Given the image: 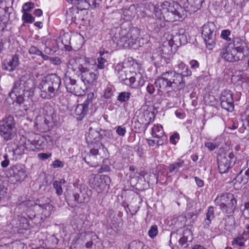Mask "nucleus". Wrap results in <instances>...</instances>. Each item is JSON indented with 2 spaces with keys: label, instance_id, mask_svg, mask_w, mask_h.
Here are the masks:
<instances>
[{
  "label": "nucleus",
  "instance_id": "1",
  "mask_svg": "<svg viewBox=\"0 0 249 249\" xmlns=\"http://www.w3.org/2000/svg\"><path fill=\"white\" fill-rule=\"evenodd\" d=\"M175 67L176 71H169L162 72L154 83L159 92L170 99L178 97L179 91L185 86L183 77L192 75V71L182 61H178Z\"/></svg>",
  "mask_w": 249,
  "mask_h": 249
},
{
  "label": "nucleus",
  "instance_id": "2",
  "mask_svg": "<svg viewBox=\"0 0 249 249\" xmlns=\"http://www.w3.org/2000/svg\"><path fill=\"white\" fill-rule=\"evenodd\" d=\"M96 64L94 59L78 55L70 58L68 62V67L74 71L79 72L81 80L85 85H93L98 76L90 71L96 67Z\"/></svg>",
  "mask_w": 249,
  "mask_h": 249
},
{
  "label": "nucleus",
  "instance_id": "3",
  "mask_svg": "<svg viewBox=\"0 0 249 249\" xmlns=\"http://www.w3.org/2000/svg\"><path fill=\"white\" fill-rule=\"evenodd\" d=\"M61 81L56 74L52 73L44 77L38 85L40 96L43 99H51L59 94Z\"/></svg>",
  "mask_w": 249,
  "mask_h": 249
},
{
  "label": "nucleus",
  "instance_id": "4",
  "mask_svg": "<svg viewBox=\"0 0 249 249\" xmlns=\"http://www.w3.org/2000/svg\"><path fill=\"white\" fill-rule=\"evenodd\" d=\"M112 40L117 45L124 48L132 47L134 44H138L141 46L142 41L144 39L140 38V31L136 28L130 29L127 32L126 30H121L118 33H115L112 37ZM143 44V42H142Z\"/></svg>",
  "mask_w": 249,
  "mask_h": 249
},
{
  "label": "nucleus",
  "instance_id": "5",
  "mask_svg": "<svg viewBox=\"0 0 249 249\" xmlns=\"http://www.w3.org/2000/svg\"><path fill=\"white\" fill-rule=\"evenodd\" d=\"M34 87L33 79L25 76L14 82L9 96L13 100L20 98L25 91H29Z\"/></svg>",
  "mask_w": 249,
  "mask_h": 249
},
{
  "label": "nucleus",
  "instance_id": "6",
  "mask_svg": "<svg viewBox=\"0 0 249 249\" xmlns=\"http://www.w3.org/2000/svg\"><path fill=\"white\" fill-rule=\"evenodd\" d=\"M16 135V123L13 116L8 115L0 120V136L4 141L11 140Z\"/></svg>",
  "mask_w": 249,
  "mask_h": 249
},
{
  "label": "nucleus",
  "instance_id": "7",
  "mask_svg": "<svg viewBox=\"0 0 249 249\" xmlns=\"http://www.w3.org/2000/svg\"><path fill=\"white\" fill-rule=\"evenodd\" d=\"M215 204L220 209L227 214L233 213L237 207V200L231 193L218 196L214 200Z\"/></svg>",
  "mask_w": 249,
  "mask_h": 249
},
{
  "label": "nucleus",
  "instance_id": "8",
  "mask_svg": "<svg viewBox=\"0 0 249 249\" xmlns=\"http://www.w3.org/2000/svg\"><path fill=\"white\" fill-rule=\"evenodd\" d=\"M106 150L102 142H98L93 146L89 153L83 160L90 166L96 167L104 158Z\"/></svg>",
  "mask_w": 249,
  "mask_h": 249
},
{
  "label": "nucleus",
  "instance_id": "9",
  "mask_svg": "<svg viewBox=\"0 0 249 249\" xmlns=\"http://www.w3.org/2000/svg\"><path fill=\"white\" fill-rule=\"evenodd\" d=\"M216 32V26L213 22H208L202 27V36L207 47L210 49L215 44Z\"/></svg>",
  "mask_w": 249,
  "mask_h": 249
},
{
  "label": "nucleus",
  "instance_id": "10",
  "mask_svg": "<svg viewBox=\"0 0 249 249\" xmlns=\"http://www.w3.org/2000/svg\"><path fill=\"white\" fill-rule=\"evenodd\" d=\"M232 43L231 42L226 43L224 44L222 48L219 50V56L224 60L230 62H237L242 58L237 54L235 50L231 47Z\"/></svg>",
  "mask_w": 249,
  "mask_h": 249
},
{
  "label": "nucleus",
  "instance_id": "11",
  "mask_svg": "<svg viewBox=\"0 0 249 249\" xmlns=\"http://www.w3.org/2000/svg\"><path fill=\"white\" fill-rule=\"evenodd\" d=\"M7 176L11 178L14 183L23 180L27 176L25 167L22 164H16L8 169Z\"/></svg>",
  "mask_w": 249,
  "mask_h": 249
},
{
  "label": "nucleus",
  "instance_id": "12",
  "mask_svg": "<svg viewBox=\"0 0 249 249\" xmlns=\"http://www.w3.org/2000/svg\"><path fill=\"white\" fill-rule=\"evenodd\" d=\"M28 140L31 147V151H34L35 149L41 150L45 148L46 140L45 138L37 134L31 133L28 137Z\"/></svg>",
  "mask_w": 249,
  "mask_h": 249
},
{
  "label": "nucleus",
  "instance_id": "13",
  "mask_svg": "<svg viewBox=\"0 0 249 249\" xmlns=\"http://www.w3.org/2000/svg\"><path fill=\"white\" fill-rule=\"evenodd\" d=\"M79 191V193L73 195L72 197L74 202L71 205V207L76 206L79 203H88L90 200V197L92 195L91 190L84 186L80 187Z\"/></svg>",
  "mask_w": 249,
  "mask_h": 249
},
{
  "label": "nucleus",
  "instance_id": "14",
  "mask_svg": "<svg viewBox=\"0 0 249 249\" xmlns=\"http://www.w3.org/2000/svg\"><path fill=\"white\" fill-rule=\"evenodd\" d=\"M221 106L225 110L232 111L234 109V102L232 92L228 89H225L221 93Z\"/></svg>",
  "mask_w": 249,
  "mask_h": 249
},
{
  "label": "nucleus",
  "instance_id": "15",
  "mask_svg": "<svg viewBox=\"0 0 249 249\" xmlns=\"http://www.w3.org/2000/svg\"><path fill=\"white\" fill-rule=\"evenodd\" d=\"M110 180V178L107 176L97 175L94 177L91 182V186L99 193L106 189Z\"/></svg>",
  "mask_w": 249,
  "mask_h": 249
},
{
  "label": "nucleus",
  "instance_id": "16",
  "mask_svg": "<svg viewBox=\"0 0 249 249\" xmlns=\"http://www.w3.org/2000/svg\"><path fill=\"white\" fill-rule=\"evenodd\" d=\"M218 169L219 173L224 174L227 173L230 169L233 166L227 160L226 154H220L217 156Z\"/></svg>",
  "mask_w": 249,
  "mask_h": 249
},
{
  "label": "nucleus",
  "instance_id": "17",
  "mask_svg": "<svg viewBox=\"0 0 249 249\" xmlns=\"http://www.w3.org/2000/svg\"><path fill=\"white\" fill-rule=\"evenodd\" d=\"M232 43L231 47L235 50L240 57L243 59L245 57L244 53L245 49L247 47L246 43L244 40L239 37H234L232 38L231 42Z\"/></svg>",
  "mask_w": 249,
  "mask_h": 249
},
{
  "label": "nucleus",
  "instance_id": "18",
  "mask_svg": "<svg viewBox=\"0 0 249 249\" xmlns=\"http://www.w3.org/2000/svg\"><path fill=\"white\" fill-rule=\"evenodd\" d=\"M67 1L74 5H78V8L80 10L89 8L90 6L97 7L99 6V2L96 0H67Z\"/></svg>",
  "mask_w": 249,
  "mask_h": 249
},
{
  "label": "nucleus",
  "instance_id": "19",
  "mask_svg": "<svg viewBox=\"0 0 249 249\" xmlns=\"http://www.w3.org/2000/svg\"><path fill=\"white\" fill-rule=\"evenodd\" d=\"M67 1L74 5H78V8L80 10L89 8L90 6L97 7L99 6V2L96 0H67Z\"/></svg>",
  "mask_w": 249,
  "mask_h": 249
},
{
  "label": "nucleus",
  "instance_id": "20",
  "mask_svg": "<svg viewBox=\"0 0 249 249\" xmlns=\"http://www.w3.org/2000/svg\"><path fill=\"white\" fill-rule=\"evenodd\" d=\"M31 148L28 139L22 137L20 138L16 148L13 149L11 151H9V153L21 155L24 153L25 150L31 151Z\"/></svg>",
  "mask_w": 249,
  "mask_h": 249
},
{
  "label": "nucleus",
  "instance_id": "21",
  "mask_svg": "<svg viewBox=\"0 0 249 249\" xmlns=\"http://www.w3.org/2000/svg\"><path fill=\"white\" fill-rule=\"evenodd\" d=\"M19 64L18 56L13 55L11 58L6 60L2 64V68L9 72L14 71Z\"/></svg>",
  "mask_w": 249,
  "mask_h": 249
},
{
  "label": "nucleus",
  "instance_id": "22",
  "mask_svg": "<svg viewBox=\"0 0 249 249\" xmlns=\"http://www.w3.org/2000/svg\"><path fill=\"white\" fill-rule=\"evenodd\" d=\"M86 139L87 142L93 146L98 142H100L101 138L99 132L91 127L89 128L88 134L86 135Z\"/></svg>",
  "mask_w": 249,
  "mask_h": 249
},
{
  "label": "nucleus",
  "instance_id": "23",
  "mask_svg": "<svg viewBox=\"0 0 249 249\" xmlns=\"http://www.w3.org/2000/svg\"><path fill=\"white\" fill-rule=\"evenodd\" d=\"M64 83L67 90L74 94H77L78 93L76 90L77 85L76 81L75 79H72L71 77L65 76L64 79Z\"/></svg>",
  "mask_w": 249,
  "mask_h": 249
},
{
  "label": "nucleus",
  "instance_id": "24",
  "mask_svg": "<svg viewBox=\"0 0 249 249\" xmlns=\"http://www.w3.org/2000/svg\"><path fill=\"white\" fill-rule=\"evenodd\" d=\"M192 239L191 231L188 229H186L183 231L182 236L179 239V244L182 249H186L188 246L187 242L189 239L191 241Z\"/></svg>",
  "mask_w": 249,
  "mask_h": 249
},
{
  "label": "nucleus",
  "instance_id": "25",
  "mask_svg": "<svg viewBox=\"0 0 249 249\" xmlns=\"http://www.w3.org/2000/svg\"><path fill=\"white\" fill-rule=\"evenodd\" d=\"M249 180V170H242L236 176L233 181H235V183L238 182L239 184L243 185L248 183Z\"/></svg>",
  "mask_w": 249,
  "mask_h": 249
},
{
  "label": "nucleus",
  "instance_id": "26",
  "mask_svg": "<svg viewBox=\"0 0 249 249\" xmlns=\"http://www.w3.org/2000/svg\"><path fill=\"white\" fill-rule=\"evenodd\" d=\"M214 218V208L213 206H210L207 209L206 213V218L203 222L204 228L208 229L210 227L212 220Z\"/></svg>",
  "mask_w": 249,
  "mask_h": 249
},
{
  "label": "nucleus",
  "instance_id": "27",
  "mask_svg": "<svg viewBox=\"0 0 249 249\" xmlns=\"http://www.w3.org/2000/svg\"><path fill=\"white\" fill-rule=\"evenodd\" d=\"M115 71L119 79L121 81L124 82V81L127 78V73L126 71H124V66L121 64H118L115 67Z\"/></svg>",
  "mask_w": 249,
  "mask_h": 249
},
{
  "label": "nucleus",
  "instance_id": "28",
  "mask_svg": "<svg viewBox=\"0 0 249 249\" xmlns=\"http://www.w3.org/2000/svg\"><path fill=\"white\" fill-rule=\"evenodd\" d=\"M88 110L81 104L77 105L75 109V113L78 120H81L86 115Z\"/></svg>",
  "mask_w": 249,
  "mask_h": 249
},
{
  "label": "nucleus",
  "instance_id": "29",
  "mask_svg": "<svg viewBox=\"0 0 249 249\" xmlns=\"http://www.w3.org/2000/svg\"><path fill=\"white\" fill-rule=\"evenodd\" d=\"M133 75L129 76V78H127L124 81V83L131 88H135L137 87L136 81L137 79L141 78V74L140 73H133Z\"/></svg>",
  "mask_w": 249,
  "mask_h": 249
},
{
  "label": "nucleus",
  "instance_id": "30",
  "mask_svg": "<svg viewBox=\"0 0 249 249\" xmlns=\"http://www.w3.org/2000/svg\"><path fill=\"white\" fill-rule=\"evenodd\" d=\"M39 203L38 206L42 208V213L44 215L46 216H50L52 213V212L53 210V207L50 204L49 202L46 203H40V200H38Z\"/></svg>",
  "mask_w": 249,
  "mask_h": 249
},
{
  "label": "nucleus",
  "instance_id": "31",
  "mask_svg": "<svg viewBox=\"0 0 249 249\" xmlns=\"http://www.w3.org/2000/svg\"><path fill=\"white\" fill-rule=\"evenodd\" d=\"M76 8H70L66 12V18L68 20H71V22H75L76 20V15L75 14H78V5H76Z\"/></svg>",
  "mask_w": 249,
  "mask_h": 249
},
{
  "label": "nucleus",
  "instance_id": "32",
  "mask_svg": "<svg viewBox=\"0 0 249 249\" xmlns=\"http://www.w3.org/2000/svg\"><path fill=\"white\" fill-rule=\"evenodd\" d=\"M151 135L153 137H160L164 135L163 127L161 125H154L151 130Z\"/></svg>",
  "mask_w": 249,
  "mask_h": 249
},
{
  "label": "nucleus",
  "instance_id": "33",
  "mask_svg": "<svg viewBox=\"0 0 249 249\" xmlns=\"http://www.w3.org/2000/svg\"><path fill=\"white\" fill-rule=\"evenodd\" d=\"M65 183L64 179H61L59 181L56 180L53 182V186L56 190V194L58 196H60L63 193L62 184Z\"/></svg>",
  "mask_w": 249,
  "mask_h": 249
},
{
  "label": "nucleus",
  "instance_id": "34",
  "mask_svg": "<svg viewBox=\"0 0 249 249\" xmlns=\"http://www.w3.org/2000/svg\"><path fill=\"white\" fill-rule=\"evenodd\" d=\"M184 163V161L183 160H178V162H174L172 164H170L168 167V169H169L170 173L173 172L175 170L179 169L181 167Z\"/></svg>",
  "mask_w": 249,
  "mask_h": 249
},
{
  "label": "nucleus",
  "instance_id": "35",
  "mask_svg": "<svg viewBox=\"0 0 249 249\" xmlns=\"http://www.w3.org/2000/svg\"><path fill=\"white\" fill-rule=\"evenodd\" d=\"M131 93L128 92H122L119 93L117 100L120 102H125L127 101L130 97Z\"/></svg>",
  "mask_w": 249,
  "mask_h": 249
},
{
  "label": "nucleus",
  "instance_id": "36",
  "mask_svg": "<svg viewBox=\"0 0 249 249\" xmlns=\"http://www.w3.org/2000/svg\"><path fill=\"white\" fill-rule=\"evenodd\" d=\"M175 39H177L178 42V45L185 44L187 42V36L184 34H179L175 36Z\"/></svg>",
  "mask_w": 249,
  "mask_h": 249
},
{
  "label": "nucleus",
  "instance_id": "37",
  "mask_svg": "<svg viewBox=\"0 0 249 249\" xmlns=\"http://www.w3.org/2000/svg\"><path fill=\"white\" fill-rule=\"evenodd\" d=\"M231 34V32L229 29L223 30L221 31L220 37L227 41L229 42H231L232 40L230 37Z\"/></svg>",
  "mask_w": 249,
  "mask_h": 249
},
{
  "label": "nucleus",
  "instance_id": "38",
  "mask_svg": "<svg viewBox=\"0 0 249 249\" xmlns=\"http://www.w3.org/2000/svg\"><path fill=\"white\" fill-rule=\"evenodd\" d=\"M62 43L65 46L71 44V35L67 33L64 34L61 37Z\"/></svg>",
  "mask_w": 249,
  "mask_h": 249
},
{
  "label": "nucleus",
  "instance_id": "39",
  "mask_svg": "<svg viewBox=\"0 0 249 249\" xmlns=\"http://www.w3.org/2000/svg\"><path fill=\"white\" fill-rule=\"evenodd\" d=\"M35 7V4L33 2H26L23 4L22 7V13H28V12L30 11Z\"/></svg>",
  "mask_w": 249,
  "mask_h": 249
},
{
  "label": "nucleus",
  "instance_id": "40",
  "mask_svg": "<svg viewBox=\"0 0 249 249\" xmlns=\"http://www.w3.org/2000/svg\"><path fill=\"white\" fill-rule=\"evenodd\" d=\"M143 244L139 241H133L129 245L130 249H143Z\"/></svg>",
  "mask_w": 249,
  "mask_h": 249
},
{
  "label": "nucleus",
  "instance_id": "41",
  "mask_svg": "<svg viewBox=\"0 0 249 249\" xmlns=\"http://www.w3.org/2000/svg\"><path fill=\"white\" fill-rule=\"evenodd\" d=\"M22 20L25 23H32L35 21V18L29 13H23Z\"/></svg>",
  "mask_w": 249,
  "mask_h": 249
},
{
  "label": "nucleus",
  "instance_id": "42",
  "mask_svg": "<svg viewBox=\"0 0 249 249\" xmlns=\"http://www.w3.org/2000/svg\"><path fill=\"white\" fill-rule=\"evenodd\" d=\"M94 94L93 93H89L88 94L87 99L85 101L84 103L82 104L86 109H89V106L90 104L92 102V100L94 98Z\"/></svg>",
  "mask_w": 249,
  "mask_h": 249
},
{
  "label": "nucleus",
  "instance_id": "43",
  "mask_svg": "<svg viewBox=\"0 0 249 249\" xmlns=\"http://www.w3.org/2000/svg\"><path fill=\"white\" fill-rule=\"evenodd\" d=\"M158 233V227L157 225H153L151 227L148 231V235L151 238H154Z\"/></svg>",
  "mask_w": 249,
  "mask_h": 249
},
{
  "label": "nucleus",
  "instance_id": "44",
  "mask_svg": "<svg viewBox=\"0 0 249 249\" xmlns=\"http://www.w3.org/2000/svg\"><path fill=\"white\" fill-rule=\"evenodd\" d=\"M116 132L118 135L121 137H124L126 132V129L125 127H123L122 126H117L115 127Z\"/></svg>",
  "mask_w": 249,
  "mask_h": 249
},
{
  "label": "nucleus",
  "instance_id": "45",
  "mask_svg": "<svg viewBox=\"0 0 249 249\" xmlns=\"http://www.w3.org/2000/svg\"><path fill=\"white\" fill-rule=\"evenodd\" d=\"M29 53L32 54L38 55L42 54V51L39 50L36 47L32 46L29 49Z\"/></svg>",
  "mask_w": 249,
  "mask_h": 249
},
{
  "label": "nucleus",
  "instance_id": "46",
  "mask_svg": "<svg viewBox=\"0 0 249 249\" xmlns=\"http://www.w3.org/2000/svg\"><path fill=\"white\" fill-rule=\"evenodd\" d=\"M145 113L147 114V112H146L145 113H143V114L142 115H141V117L139 118V120H138L139 124H142L143 125L142 128H143L144 131L146 130V129L148 127V126L150 124V122H146L145 123H144V122H143V120L142 119V116H143V117L145 116Z\"/></svg>",
  "mask_w": 249,
  "mask_h": 249
},
{
  "label": "nucleus",
  "instance_id": "47",
  "mask_svg": "<svg viewBox=\"0 0 249 249\" xmlns=\"http://www.w3.org/2000/svg\"><path fill=\"white\" fill-rule=\"evenodd\" d=\"M244 235H243L241 237H238L236 238H235L232 242V244H238L239 246L242 247L244 245V243L241 242L242 240H246L244 239Z\"/></svg>",
  "mask_w": 249,
  "mask_h": 249
},
{
  "label": "nucleus",
  "instance_id": "48",
  "mask_svg": "<svg viewBox=\"0 0 249 249\" xmlns=\"http://www.w3.org/2000/svg\"><path fill=\"white\" fill-rule=\"evenodd\" d=\"M97 60L98 64L97 67L100 69H103L105 67V64L107 62L106 59L103 57H100L97 59Z\"/></svg>",
  "mask_w": 249,
  "mask_h": 249
},
{
  "label": "nucleus",
  "instance_id": "49",
  "mask_svg": "<svg viewBox=\"0 0 249 249\" xmlns=\"http://www.w3.org/2000/svg\"><path fill=\"white\" fill-rule=\"evenodd\" d=\"M36 125L37 126L39 125V126H38L37 128H38V129H39L40 130V131H41L42 132H47V131L49 130L50 129L49 125L43 123H42L41 124H37Z\"/></svg>",
  "mask_w": 249,
  "mask_h": 249
},
{
  "label": "nucleus",
  "instance_id": "50",
  "mask_svg": "<svg viewBox=\"0 0 249 249\" xmlns=\"http://www.w3.org/2000/svg\"><path fill=\"white\" fill-rule=\"evenodd\" d=\"M4 160L1 162V166L3 168L7 167L9 165V156L7 154L3 156Z\"/></svg>",
  "mask_w": 249,
  "mask_h": 249
},
{
  "label": "nucleus",
  "instance_id": "51",
  "mask_svg": "<svg viewBox=\"0 0 249 249\" xmlns=\"http://www.w3.org/2000/svg\"><path fill=\"white\" fill-rule=\"evenodd\" d=\"M42 42H43V43L44 44L45 46L48 47V45H49V48H55L54 47V44L55 43V41L54 40H52V39L43 40L42 41Z\"/></svg>",
  "mask_w": 249,
  "mask_h": 249
},
{
  "label": "nucleus",
  "instance_id": "52",
  "mask_svg": "<svg viewBox=\"0 0 249 249\" xmlns=\"http://www.w3.org/2000/svg\"><path fill=\"white\" fill-rule=\"evenodd\" d=\"M113 93L112 89L110 87H107L105 91L104 97L106 99H109L113 95Z\"/></svg>",
  "mask_w": 249,
  "mask_h": 249
},
{
  "label": "nucleus",
  "instance_id": "53",
  "mask_svg": "<svg viewBox=\"0 0 249 249\" xmlns=\"http://www.w3.org/2000/svg\"><path fill=\"white\" fill-rule=\"evenodd\" d=\"M156 138L159 139V140L156 141L157 145L158 146L164 144L167 140V136L164 135H162V137Z\"/></svg>",
  "mask_w": 249,
  "mask_h": 249
},
{
  "label": "nucleus",
  "instance_id": "54",
  "mask_svg": "<svg viewBox=\"0 0 249 249\" xmlns=\"http://www.w3.org/2000/svg\"><path fill=\"white\" fill-rule=\"evenodd\" d=\"M179 139V134L177 132L174 133L170 137V142L174 144H176L177 142L176 140H178Z\"/></svg>",
  "mask_w": 249,
  "mask_h": 249
},
{
  "label": "nucleus",
  "instance_id": "55",
  "mask_svg": "<svg viewBox=\"0 0 249 249\" xmlns=\"http://www.w3.org/2000/svg\"><path fill=\"white\" fill-rule=\"evenodd\" d=\"M52 156V154L51 153H39L37 155L38 158L41 160H45L49 158Z\"/></svg>",
  "mask_w": 249,
  "mask_h": 249
},
{
  "label": "nucleus",
  "instance_id": "56",
  "mask_svg": "<svg viewBox=\"0 0 249 249\" xmlns=\"http://www.w3.org/2000/svg\"><path fill=\"white\" fill-rule=\"evenodd\" d=\"M7 190L2 183H0V201L4 197Z\"/></svg>",
  "mask_w": 249,
  "mask_h": 249
},
{
  "label": "nucleus",
  "instance_id": "57",
  "mask_svg": "<svg viewBox=\"0 0 249 249\" xmlns=\"http://www.w3.org/2000/svg\"><path fill=\"white\" fill-rule=\"evenodd\" d=\"M226 155L227 160L233 165L235 162V158L234 154L232 152H230L228 155L226 154Z\"/></svg>",
  "mask_w": 249,
  "mask_h": 249
},
{
  "label": "nucleus",
  "instance_id": "58",
  "mask_svg": "<svg viewBox=\"0 0 249 249\" xmlns=\"http://www.w3.org/2000/svg\"><path fill=\"white\" fill-rule=\"evenodd\" d=\"M170 47L172 48L174 45L178 47V41L177 39H175V36L172 37L167 42Z\"/></svg>",
  "mask_w": 249,
  "mask_h": 249
},
{
  "label": "nucleus",
  "instance_id": "59",
  "mask_svg": "<svg viewBox=\"0 0 249 249\" xmlns=\"http://www.w3.org/2000/svg\"><path fill=\"white\" fill-rule=\"evenodd\" d=\"M52 166L54 168L63 167L64 166V163L63 162L57 160L53 162Z\"/></svg>",
  "mask_w": 249,
  "mask_h": 249
},
{
  "label": "nucleus",
  "instance_id": "60",
  "mask_svg": "<svg viewBox=\"0 0 249 249\" xmlns=\"http://www.w3.org/2000/svg\"><path fill=\"white\" fill-rule=\"evenodd\" d=\"M50 61L54 65H59L61 62L58 57H50Z\"/></svg>",
  "mask_w": 249,
  "mask_h": 249
},
{
  "label": "nucleus",
  "instance_id": "61",
  "mask_svg": "<svg viewBox=\"0 0 249 249\" xmlns=\"http://www.w3.org/2000/svg\"><path fill=\"white\" fill-rule=\"evenodd\" d=\"M205 146L211 151L213 150L216 147V144L211 142H206Z\"/></svg>",
  "mask_w": 249,
  "mask_h": 249
},
{
  "label": "nucleus",
  "instance_id": "62",
  "mask_svg": "<svg viewBox=\"0 0 249 249\" xmlns=\"http://www.w3.org/2000/svg\"><path fill=\"white\" fill-rule=\"evenodd\" d=\"M190 65L192 69H196L199 67V64L196 60H192L190 61Z\"/></svg>",
  "mask_w": 249,
  "mask_h": 249
},
{
  "label": "nucleus",
  "instance_id": "63",
  "mask_svg": "<svg viewBox=\"0 0 249 249\" xmlns=\"http://www.w3.org/2000/svg\"><path fill=\"white\" fill-rule=\"evenodd\" d=\"M44 52L45 53L48 54H53L55 52V48H49V46L48 45V47L45 46Z\"/></svg>",
  "mask_w": 249,
  "mask_h": 249
},
{
  "label": "nucleus",
  "instance_id": "64",
  "mask_svg": "<svg viewBox=\"0 0 249 249\" xmlns=\"http://www.w3.org/2000/svg\"><path fill=\"white\" fill-rule=\"evenodd\" d=\"M146 90L149 94H153L155 91L154 86L152 84H149L146 87Z\"/></svg>",
  "mask_w": 249,
  "mask_h": 249
}]
</instances>
